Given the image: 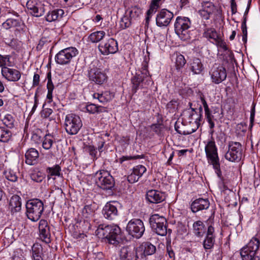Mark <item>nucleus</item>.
Instances as JSON below:
<instances>
[{
  "label": "nucleus",
  "mask_w": 260,
  "mask_h": 260,
  "mask_svg": "<svg viewBox=\"0 0 260 260\" xmlns=\"http://www.w3.org/2000/svg\"><path fill=\"white\" fill-rule=\"evenodd\" d=\"M95 233L99 237L106 239L109 244L116 246L119 243L121 230L116 224H101L96 230Z\"/></svg>",
  "instance_id": "nucleus-1"
},
{
  "label": "nucleus",
  "mask_w": 260,
  "mask_h": 260,
  "mask_svg": "<svg viewBox=\"0 0 260 260\" xmlns=\"http://www.w3.org/2000/svg\"><path fill=\"white\" fill-rule=\"evenodd\" d=\"M259 240L253 237L248 243L240 249L242 260H260L258 255L259 251Z\"/></svg>",
  "instance_id": "nucleus-2"
},
{
  "label": "nucleus",
  "mask_w": 260,
  "mask_h": 260,
  "mask_svg": "<svg viewBox=\"0 0 260 260\" xmlns=\"http://www.w3.org/2000/svg\"><path fill=\"white\" fill-rule=\"evenodd\" d=\"M205 151L208 162L212 165L215 173L218 177L220 178L222 174L220 167L219 158L218 156L217 148L213 138L207 142L205 148Z\"/></svg>",
  "instance_id": "nucleus-3"
},
{
  "label": "nucleus",
  "mask_w": 260,
  "mask_h": 260,
  "mask_svg": "<svg viewBox=\"0 0 260 260\" xmlns=\"http://www.w3.org/2000/svg\"><path fill=\"white\" fill-rule=\"evenodd\" d=\"M25 207L26 216L32 221L39 220L44 210V204L39 199L28 200L26 203Z\"/></svg>",
  "instance_id": "nucleus-4"
},
{
  "label": "nucleus",
  "mask_w": 260,
  "mask_h": 260,
  "mask_svg": "<svg viewBox=\"0 0 260 260\" xmlns=\"http://www.w3.org/2000/svg\"><path fill=\"white\" fill-rule=\"evenodd\" d=\"M133 84L132 91L136 93L140 88H147L151 83V78L146 67L142 68V70L138 72L131 79Z\"/></svg>",
  "instance_id": "nucleus-5"
},
{
  "label": "nucleus",
  "mask_w": 260,
  "mask_h": 260,
  "mask_svg": "<svg viewBox=\"0 0 260 260\" xmlns=\"http://www.w3.org/2000/svg\"><path fill=\"white\" fill-rule=\"evenodd\" d=\"M202 112V108L200 107L199 112L198 113L196 112L193 108H190L188 110L185 111L184 114H185L186 120H188V122L190 123L195 124L196 126V128L195 129H192L191 131H182L180 129L179 127L176 124L175 125V130L177 132L180 134L183 135H189L193 132H194L197 129L200 125V121L201 120L202 115L201 113Z\"/></svg>",
  "instance_id": "nucleus-6"
},
{
  "label": "nucleus",
  "mask_w": 260,
  "mask_h": 260,
  "mask_svg": "<svg viewBox=\"0 0 260 260\" xmlns=\"http://www.w3.org/2000/svg\"><path fill=\"white\" fill-rule=\"evenodd\" d=\"M191 26V21L188 17L178 16L175 24V31L179 38L186 41L190 38L189 28Z\"/></svg>",
  "instance_id": "nucleus-7"
},
{
  "label": "nucleus",
  "mask_w": 260,
  "mask_h": 260,
  "mask_svg": "<svg viewBox=\"0 0 260 260\" xmlns=\"http://www.w3.org/2000/svg\"><path fill=\"white\" fill-rule=\"evenodd\" d=\"M149 221L151 229L157 235L164 236L168 232L171 233V230H167V221L164 217L154 214L150 216Z\"/></svg>",
  "instance_id": "nucleus-8"
},
{
  "label": "nucleus",
  "mask_w": 260,
  "mask_h": 260,
  "mask_svg": "<svg viewBox=\"0 0 260 260\" xmlns=\"http://www.w3.org/2000/svg\"><path fill=\"white\" fill-rule=\"evenodd\" d=\"M242 153L243 149L241 143L231 141L228 142V150L224 156L229 161H239L242 158Z\"/></svg>",
  "instance_id": "nucleus-9"
},
{
  "label": "nucleus",
  "mask_w": 260,
  "mask_h": 260,
  "mask_svg": "<svg viewBox=\"0 0 260 260\" xmlns=\"http://www.w3.org/2000/svg\"><path fill=\"white\" fill-rule=\"evenodd\" d=\"M65 129L70 135H75L78 133L82 126L80 117L75 114L71 113L66 115L64 121Z\"/></svg>",
  "instance_id": "nucleus-10"
},
{
  "label": "nucleus",
  "mask_w": 260,
  "mask_h": 260,
  "mask_svg": "<svg viewBox=\"0 0 260 260\" xmlns=\"http://www.w3.org/2000/svg\"><path fill=\"white\" fill-rule=\"evenodd\" d=\"M95 182L99 187L104 190H111L115 184L113 177L108 171L105 170L96 173Z\"/></svg>",
  "instance_id": "nucleus-11"
},
{
  "label": "nucleus",
  "mask_w": 260,
  "mask_h": 260,
  "mask_svg": "<svg viewBox=\"0 0 260 260\" xmlns=\"http://www.w3.org/2000/svg\"><path fill=\"white\" fill-rule=\"evenodd\" d=\"M78 54V51L75 47H68L60 50L56 54L55 60L57 64L60 65L68 64Z\"/></svg>",
  "instance_id": "nucleus-12"
},
{
  "label": "nucleus",
  "mask_w": 260,
  "mask_h": 260,
  "mask_svg": "<svg viewBox=\"0 0 260 260\" xmlns=\"http://www.w3.org/2000/svg\"><path fill=\"white\" fill-rule=\"evenodd\" d=\"M145 229L143 221L140 219L133 218L127 224L126 231L134 238H141L145 232Z\"/></svg>",
  "instance_id": "nucleus-13"
},
{
  "label": "nucleus",
  "mask_w": 260,
  "mask_h": 260,
  "mask_svg": "<svg viewBox=\"0 0 260 260\" xmlns=\"http://www.w3.org/2000/svg\"><path fill=\"white\" fill-rule=\"evenodd\" d=\"M203 37L207 38L211 43L216 45L223 51L228 50L225 42L213 28H208L205 30Z\"/></svg>",
  "instance_id": "nucleus-14"
},
{
  "label": "nucleus",
  "mask_w": 260,
  "mask_h": 260,
  "mask_svg": "<svg viewBox=\"0 0 260 260\" xmlns=\"http://www.w3.org/2000/svg\"><path fill=\"white\" fill-rule=\"evenodd\" d=\"M209 74L211 81L216 84H218L226 78V71L224 67L220 64H215L211 69Z\"/></svg>",
  "instance_id": "nucleus-15"
},
{
  "label": "nucleus",
  "mask_w": 260,
  "mask_h": 260,
  "mask_svg": "<svg viewBox=\"0 0 260 260\" xmlns=\"http://www.w3.org/2000/svg\"><path fill=\"white\" fill-rule=\"evenodd\" d=\"M98 49L102 54L107 55L114 54L118 50L117 42L113 38H110L106 42H102L99 44Z\"/></svg>",
  "instance_id": "nucleus-16"
},
{
  "label": "nucleus",
  "mask_w": 260,
  "mask_h": 260,
  "mask_svg": "<svg viewBox=\"0 0 260 260\" xmlns=\"http://www.w3.org/2000/svg\"><path fill=\"white\" fill-rule=\"evenodd\" d=\"M26 5L29 14L34 17H39L45 13V5L38 0H28Z\"/></svg>",
  "instance_id": "nucleus-17"
},
{
  "label": "nucleus",
  "mask_w": 260,
  "mask_h": 260,
  "mask_svg": "<svg viewBox=\"0 0 260 260\" xmlns=\"http://www.w3.org/2000/svg\"><path fill=\"white\" fill-rule=\"evenodd\" d=\"M173 17L174 14L172 12L162 9L158 12L156 16V24L158 27H166L169 25Z\"/></svg>",
  "instance_id": "nucleus-18"
},
{
  "label": "nucleus",
  "mask_w": 260,
  "mask_h": 260,
  "mask_svg": "<svg viewBox=\"0 0 260 260\" xmlns=\"http://www.w3.org/2000/svg\"><path fill=\"white\" fill-rule=\"evenodd\" d=\"M88 77L90 80L99 84L104 83L107 79L106 74L102 72L101 69L94 67L90 68Z\"/></svg>",
  "instance_id": "nucleus-19"
},
{
  "label": "nucleus",
  "mask_w": 260,
  "mask_h": 260,
  "mask_svg": "<svg viewBox=\"0 0 260 260\" xmlns=\"http://www.w3.org/2000/svg\"><path fill=\"white\" fill-rule=\"evenodd\" d=\"M39 230L40 238L46 243H49L51 242V234L50 228L46 220L41 219L39 221Z\"/></svg>",
  "instance_id": "nucleus-20"
},
{
  "label": "nucleus",
  "mask_w": 260,
  "mask_h": 260,
  "mask_svg": "<svg viewBox=\"0 0 260 260\" xmlns=\"http://www.w3.org/2000/svg\"><path fill=\"white\" fill-rule=\"evenodd\" d=\"M146 171V168L143 165H138L133 168L132 172L127 177V181L130 183L137 182Z\"/></svg>",
  "instance_id": "nucleus-21"
},
{
  "label": "nucleus",
  "mask_w": 260,
  "mask_h": 260,
  "mask_svg": "<svg viewBox=\"0 0 260 260\" xmlns=\"http://www.w3.org/2000/svg\"><path fill=\"white\" fill-rule=\"evenodd\" d=\"M146 199L151 203L157 204L164 201L166 199V196L161 191L151 189L147 192Z\"/></svg>",
  "instance_id": "nucleus-22"
},
{
  "label": "nucleus",
  "mask_w": 260,
  "mask_h": 260,
  "mask_svg": "<svg viewBox=\"0 0 260 260\" xmlns=\"http://www.w3.org/2000/svg\"><path fill=\"white\" fill-rule=\"evenodd\" d=\"M214 232V228L212 225L208 227L205 238L203 241V246L205 249H211L213 247L215 238Z\"/></svg>",
  "instance_id": "nucleus-23"
},
{
  "label": "nucleus",
  "mask_w": 260,
  "mask_h": 260,
  "mask_svg": "<svg viewBox=\"0 0 260 260\" xmlns=\"http://www.w3.org/2000/svg\"><path fill=\"white\" fill-rule=\"evenodd\" d=\"M2 75L8 81L15 82L18 81L21 78V74L16 69H10L8 67H3L2 69Z\"/></svg>",
  "instance_id": "nucleus-24"
},
{
  "label": "nucleus",
  "mask_w": 260,
  "mask_h": 260,
  "mask_svg": "<svg viewBox=\"0 0 260 260\" xmlns=\"http://www.w3.org/2000/svg\"><path fill=\"white\" fill-rule=\"evenodd\" d=\"M2 26L6 29L15 28L16 30L20 31L23 29L24 25L21 19L18 18L17 19L9 18L2 24Z\"/></svg>",
  "instance_id": "nucleus-25"
},
{
  "label": "nucleus",
  "mask_w": 260,
  "mask_h": 260,
  "mask_svg": "<svg viewBox=\"0 0 260 260\" xmlns=\"http://www.w3.org/2000/svg\"><path fill=\"white\" fill-rule=\"evenodd\" d=\"M210 206V203L207 199L199 198L193 201L191 204V211L197 212L199 211L207 209Z\"/></svg>",
  "instance_id": "nucleus-26"
},
{
  "label": "nucleus",
  "mask_w": 260,
  "mask_h": 260,
  "mask_svg": "<svg viewBox=\"0 0 260 260\" xmlns=\"http://www.w3.org/2000/svg\"><path fill=\"white\" fill-rule=\"evenodd\" d=\"M136 253V249L131 246H124L120 251L119 260H134Z\"/></svg>",
  "instance_id": "nucleus-27"
},
{
  "label": "nucleus",
  "mask_w": 260,
  "mask_h": 260,
  "mask_svg": "<svg viewBox=\"0 0 260 260\" xmlns=\"http://www.w3.org/2000/svg\"><path fill=\"white\" fill-rule=\"evenodd\" d=\"M102 212L104 217L110 220L114 219L118 213L117 208L110 203L105 205Z\"/></svg>",
  "instance_id": "nucleus-28"
},
{
  "label": "nucleus",
  "mask_w": 260,
  "mask_h": 260,
  "mask_svg": "<svg viewBox=\"0 0 260 260\" xmlns=\"http://www.w3.org/2000/svg\"><path fill=\"white\" fill-rule=\"evenodd\" d=\"M25 162L29 165L37 164L39 158V152L35 148L29 149L25 154Z\"/></svg>",
  "instance_id": "nucleus-29"
},
{
  "label": "nucleus",
  "mask_w": 260,
  "mask_h": 260,
  "mask_svg": "<svg viewBox=\"0 0 260 260\" xmlns=\"http://www.w3.org/2000/svg\"><path fill=\"white\" fill-rule=\"evenodd\" d=\"M21 198L18 195L13 196L9 202V209L11 212H18L21 209Z\"/></svg>",
  "instance_id": "nucleus-30"
},
{
  "label": "nucleus",
  "mask_w": 260,
  "mask_h": 260,
  "mask_svg": "<svg viewBox=\"0 0 260 260\" xmlns=\"http://www.w3.org/2000/svg\"><path fill=\"white\" fill-rule=\"evenodd\" d=\"M206 232L205 225L201 220H198L192 224V233L197 237L203 236Z\"/></svg>",
  "instance_id": "nucleus-31"
},
{
  "label": "nucleus",
  "mask_w": 260,
  "mask_h": 260,
  "mask_svg": "<svg viewBox=\"0 0 260 260\" xmlns=\"http://www.w3.org/2000/svg\"><path fill=\"white\" fill-rule=\"evenodd\" d=\"M136 250L137 251H141L142 254L146 256L154 254L156 251V247L151 243L146 242L137 248Z\"/></svg>",
  "instance_id": "nucleus-32"
},
{
  "label": "nucleus",
  "mask_w": 260,
  "mask_h": 260,
  "mask_svg": "<svg viewBox=\"0 0 260 260\" xmlns=\"http://www.w3.org/2000/svg\"><path fill=\"white\" fill-rule=\"evenodd\" d=\"M204 69V66L200 59L195 58L190 63V70L193 74H200Z\"/></svg>",
  "instance_id": "nucleus-33"
},
{
  "label": "nucleus",
  "mask_w": 260,
  "mask_h": 260,
  "mask_svg": "<svg viewBox=\"0 0 260 260\" xmlns=\"http://www.w3.org/2000/svg\"><path fill=\"white\" fill-rule=\"evenodd\" d=\"M165 0H152L149 10L147 12V16L146 18V22L148 23L150 18L152 15L154 14L157 10L159 8L162 2Z\"/></svg>",
  "instance_id": "nucleus-34"
},
{
  "label": "nucleus",
  "mask_w": 260,
  "mask_h": 260,
  "mask_svg": "<svg viewBox=\"0 0 260 260\" xmlns=\"http://www.w3.org/2000/svg\"><path fill=\"white\" fill-rule=\"evenodd\" d=\"M64 14V11L62 9H56L52 11L49 12L45 17L46 20L48 22H51L54 21L60 17H62Z\"/></svg>",
  "instance_id": "nucleus-35"
},
{
  "label": "nucleus",
  "mask_w": 260,
  "mask_h": 260,
  "mask_svg": "<svg viewBox=\"0 0 260 260\" xmlns=\"http://www.w3.org/2000/svg\"><path fill=\"white\" fill-rule=\"evenodd\" d=\"M213 6L211 3H207L206 6L199 11L200 16L205 19H208L213 12Z\"/></svg>",
  "instance_id": "nucleus-36"
},
{
  "label": "nucleus",
  "mask_w": 260,
  "mask_h": 260,
  "mask_svg": "<svg viewBox=\"0 0 260 260\" xmlns=\"http://www.w3.org/2000/svg\"><path fill=\"white\" fill-rule=\"evenodd\" d=\"M85 111L90 114L102 113L106 111V108L102 106H98L94 104H90L86 105L84 108Z\"/></svg>",
  "instance_id": "nucleus-37"
},
{
  "label": "nucleus",
  "mask_w": 260,
  "mask_h": 260,
  "mask_svg": "<svg viewBox=\"0 0 260 260\" xmlns=\"http://www.w3.org/2000/svg\"><path fill=\"white\" fill-rule=\"evenodd\" d=\"M106 35L104 31H96L90 34L88 36V40L92 43H95L102 40Z\"/></svg>",
  "instance_id": "nucleus-38"
},
{
  "label": "nucleus",
  "mask_w": 260,
  "mask_h": 260,
  "mask_svg": "<svg viewBox=\"0 0 260 260\" xmlns=\"http://www.w3.org/2000/svg\"><path fill=\"white\" fill-rule=\"evenodd\" d=\"M47 77L48 79L47 84V88L48 90L47 99L48 100V103H51L52 101V93L54 88V86L51 80V75L50 72L47 74Z\"/></svg>",
  "instance_id": "nucleus-39"
},
{
  "label": "nucleus",
  "mask_w": 260,
  "mask_h": 260,
  "mask_svg": "<svg viewBox=\"0 0 260 260\" xmlns=\"http://www.w3.org/2000/svg\"><path fill=\"white\" fill-rule=\"evenodd\" d=\"M32 257L34 260H43L42 257L43 248L41 245L36 243L32 246Z\"/></svg>",
  "instance_id": "nucleus-40"
},
{
  "label": "nucleus",
  "mask_w": 260,
  "mask_h": 260,
  "mask_svg": "<svg viewBox=\"0 0 260 260\" xmlns=\"http://www.w3.org/2000/svg\"><path fill=\"white\" fill-rule=\"evenodd\" d=\"M126 14L131 19H136L141 15L142 10L137 7H133L128 9L126 11Z\"/></svg>",
  "instance_id": "nucleus-41"
},
{
  "label": "nucleus",
  "mask_w": 260,
  "mask_h": 260,
  "mask_svg": "<svg viewBox=\"0 0 260 260\" xmlns=\"http://www.w3.org/2000/svg\"><path fill=\"white\" fill-rule=\"evenodd\" d=\"M61 168L58 165H56L52 167H48L47 168L46 172L48 179H50L51 176H59L60 175Z\"/></svg>",
  "instance_id": "nucleus-42"
},
{
  "label": "nucleus",
  "mask_w": 260,
  "mask_h": 260,
  "mask_svg": "<svg viewBox=\"0 0 260 260\" xmlns=\"http://www.w3.org/2000/svg\"><path fill=\"white\" fill-rule=\"evenodd\" d=\"M54 141L53 136L50 134H47L44 137L42 146L45 149L49 150L51 148Z\"/></svg>",
  "instance_id": "nucleus-43"
},
{
  "label": "nucleus",
  "mask_w": 260,
  "mask_h": 260,
  "mask_svg": "<svg viewBox=\"0 0 260 260\" xmlns=\"http://www.w3.org/2000/svg\"><path fill=\"white\" fill-rule=\"evenodd\" d=\"M11 132L4 127H0V142H7L11 137Z\"/></svg>",
  "instance_id": "nucleus-44"
},
{
  "label": "nucleus",
  "mask_w": 260,
  "mask_h": 260,
  "mask_svg": "<svg viewBox=\"0 0 260 260\" xmlns=\"http://www.w3.org/2000/svg\"><path fill=\"white\" fill-rule=\"evenodd\" d=\"M4 175L7 180L12 182H16L18 179L17 172L11 169H9L5 171Z\"/></svg>",
  "instance_id": "nucleus-45"
},
{
  "label": "nucleus",
  "mask_w": 260,
  "mask_h": 260,
  "mask_svg": "<svg viewBox=\"0 0 260 260\" xmlns=\"http://www.w3.org/2000/svg\"><path fill=\"white\" fill-rule=\"evenodd\" d=\"M3 123L8 127L12 128L14 126L15 119L14 117L9 114H6L2 120Z\"/></svg>",
  "instance_id": "nucleus-46"
},
{
  "label": "nucleus",
  "mask_w": 260,
  "mask_h": 260,
  "mask_svg": "<svg viewBox=\"0 0 260 260\" xmlns=\"http://www.w3.org/2000/svg\"><path fill=\"white\" fill-rule=\"evenodd\" d=\"M205 117L207 119V122L209 123V126L210 128V133L212 135L214 132V127L215 126L214 120V116L211 114L210 112L205 113Z\"/></svg>",
  "instance_id": "nucleus-47"
},
{
  "label": "nucleus",
  "mask_w": 260,
  "mask_h": 260,
  "mask_svg": "<svg viewBox=\"0 0 260 260\" xmlns=\"http://www.w3.org/2000/svg\"><path fill=\"white\" fill-rule=\"evenodd\" d=\"M30 177L32 180L35 182L40 183L45 178L44 174L40 171H36L31 173Z\"/></svg>",
  "instance_id": "nucleus-48"
},
{
  "label": "nucleus",
  "mask_w": 260,
  "mask_h": 260,
  "mask_svg": "<svg viewBox=\"0 0 260 260\" xmlns=\"http://www.w3.org/2000/svg\"><path fill=\"white\" fill-rule=\"evenodd\" d=\"M12 260H26L23 250L21 249H16L12 256Z\"/></svg>",
  "instance_id": "nucleus-49"
},
{
  "label": "nucleus",
  "mask_w": 260,
  "mask_h": 260,
  "mask_svg": "<svg viewBox=\"0 0 260 260\" xmlns=\"http://www.w3.org/2000/svg\"><path fill=\"white\" fill-rule=\"evenodd\" d=\"M186 62V60L183 55L181 54L176 55L175 64L177 70L182 68L185 64Z\"/></svg>",
  "instance_id": "nucleus-50"
},
{
  "label": "nucleus",
  "mask_w": 260,
  "mask_h": 260,
  "mask_svg": "<svg viewBox=\"0 0 260 260\" xmlns=\"http://www.w3.org/2000/svg\"><path fill=\"white\" fill-rule=\"evenodd\" d=\"M85 151L88 153L93 159L98 158V151L92 145H87L84 147Z\"/></svg>",
  "instance_id": "nucleus-51"
},
{
  "label": "nucleus",
  "mask_w": 260,
  "mask_h": 260,
  "mask_svg": "<svg viewBox=\"0 0 260 260\" xmlns=\"http://www.w3.org/2000/svg\"><path fill=\"white\" fill-rule=\"evenodd\" d=\"M10 55H2L0 54V67L2 69L4 67H7L6 66H11V62L10 61Z\"/></svg>",
  "instance_id": "nucleus-52"
},
{
  "label": "nucleus",
  "mask_w": 260,
  "mask_h": 260,
  "mask_svg": "<svg viewBox=\"0 0 260 260\" xmlns=\"http://www.w3.org/2000/svg\"><path fill=\"white\" fill-rule=\"evenodd\" d=\"M93 210L91 205H86L82 210L83 216L85 218H89L93 215Z\"/></svg>",
  "instance_id": "nucleus-53"
},
{
  "label": "nucleus",
  "mask_w": 260,
  "mask_h": 260,
  "mask_svg": "<svg viewBox=\"0 0 260 260\" xmlns=\"http://www.w3.org/2000/svg\"><path fill=\"white\" fill-rule=\"evenodd\" d=\"M131 20L129 17L127 16H123L120 21V26L122 29H125L131 25Z\"/></svg>",
  "instance_id": "nucleus-54"
},
{
  "label": "nucleus",
  "mask_w": 260,
  "mask_h": 260,
  "mask_svg": "<svg viewBox=\"0 0 260 260\" xmlns=\"http://www.w3.org/2000/svg\"><path fill=\"white\" fill-rule=\"evenodd\" d=\"M179 103L176 100H172L166 106L167 109L170 112L173 113L177 109Z\"/></svg>",
  "instance_id": "nucleus-55"
},
{
  "label": "nucleus",
  "mask_w": 260,
  "mask_h": 260,
  "mask_svg": "<svg viewBox=\"0 0 260 260\" xmlns=\"http://www.w3.org/2000/svg\"><path fill=\"white\" fill-rule=\"evenodd\" d=\"M151 129L157 135H160L164 130V126L162 124H153L151 125Z\"/></svg>",
  "instance_id": "nucleus-56"
},
{
  "label": "nucleus",
  "mask_w": 260,
  "mask_h": 260,
  "mask_svg": "<svg viewBox=\"0 0 260 260\" xmlns=\"http://www.w3.org/2000/svg\"><path fill=\"white\" fill-rule=\"evenodd\" d=\"M143 157H141L140 155H137L134 156H123L122 157L119 158V162L122 164L123 162L126 160H131V159H136L138 158H142Z\"/></svg>",
  "instance_id": "nucleus-57"
},
{
  "label": "nucleus",
  "mask_w": 260,
  "mask_h": 260,
  "mask_svg": "<svg viewBox=\"0 0 260 260\" xmlns=\"http://www.w3.org/2000/svg\"><path fill=\"white\" fill-rule=\"evenodd\" d=\"M52 110L50 108H45L43 109L41 115L42 117L44 118H47L49 117V116L52 113Z\"/></svg>",
  "instance_id": "nucleus-58"
},
{
  "label": "nucleus",
  "mask_w": 260,
  "mask_h": 260,
  "mask_svg": "<svg viewBox=\"0 0 260 260\" xmlns=\"http://www.w3.org/2000/svg\"><path fill=\"white\" fill-rule=\"evenodd\" d=\"M134 260H146V256L142 254V251H137L135 253V256Z\"/></svg>",
  "instance_id": "nucleus-59"
},
{
  "label": "nucleus",
  "mask_w": 260,
  "mask_h": 260,
  "mask_svg": "<svg viewBox=\"0 0 260 260\" xmlns=\"http://www.w3.org/2000/svg\"><path fill=\"white\" fill-rule=\"evenodd\" d=\"M40 82V75L38 74L35 73L33 77L32 86H36L39 84Z\"/></svg>",
  "instance_id": "nucleus-60"
},
{
  "label": "nucleus",
  "mask_w": 260,
  "mask_h": 260,
  "mask_svg": "<svg viewBox=\"0 0 260 260\" xmlns=\"http://www.w3.org/2000/svg\"><path fill=\"white\" fill-rule=\"evenodd\" d=\"M201 100L205 110V114L210 112L205 98L203 96H201Z\"/></svg>",
  "instance_id": "nucleus-61"
},
{
  "label": "nucleus",
  "mask_w": 260,
  "mask_h": 260,
  "mask_svg": "<svg viewBox=\"0 0 260 260\" xmlns=\"http://www.w3.org/2000/svg\"><path fill=\"white\" fill-rule=\"evenodd\" d=\"M34 99H35V103H34V106L31 110L32 112H34L36 110V109L38 106V105L39 104V100L38 99L37 92H36L35 93Z\"/></svg>",
  "instance_id": "nucleus-62"
},
{
  "label": "nucleus",
  "mask_w": 260,
  "mask_h": 260,
  "mask_svg": "<svg viewBox=\"0 0 260 260\" xmlns=\"http://www.w3.org/2000/svg\"><path fill=\"white\" fill-rule=\"evenodd\" d=\"M254 115H255V105H253L251 110V113H250V120L251 123L254 121Z\"/></svg>",
  "instance_id": "nucleus-63"
},
{
  "label": "nucleus",
  "mask_w": 260,
  "mask_h": 260,
  "mask_svg": "<svg viewBox=\"0 0 260 260\" xmlns=\"http://www.w3.org/2000/svg\"><path fill=\"white\" fill-rule=\"evenodd\" d=\"M167 252L168 254L169 255V256L171 258H175V253L174 251L171 249V248H169V247H167Z\"/></svg>",
  "instance_id": "nucleus-64"
}]
</instances>
